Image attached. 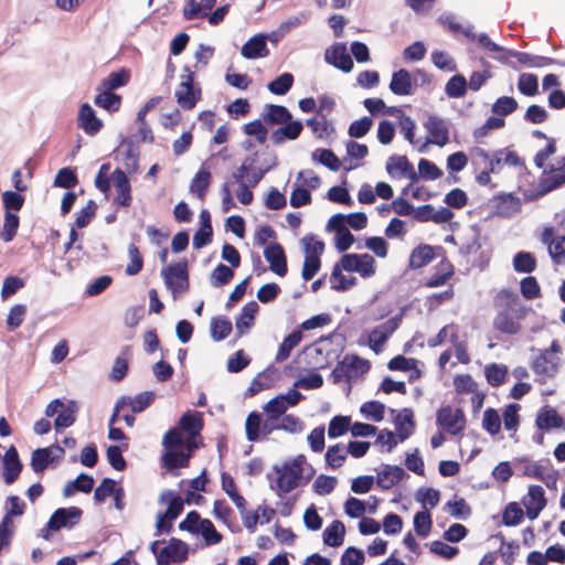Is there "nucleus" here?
Listing matches in <instances>:
<instances>
[{
    "label": "nucleus",
    "instance_id": "39",
    "mask_svg": "<svg viewBox=\"0 0 565 565\" xmlns=\"http://www.w3.org/2000/svg\"><path fill=\"white\" fill-rule=\"evenodd\" d=\"M468 87L463 75L457 74L449 78L445 86V93L449 98H460L466 95Z\"/></svg>",
    "mask_w": 565,
    "mask_h": 565
},
{
    "label": "nucleus",
    "instance_id": "58",
    "mask_svg": "<svg viewBox=\"0 0 565 565\" xmlns=\"http://www.w3.org/2000/svg\"><path fill=\"white\" fill-rule=\"evenodd\" d=\"M415 498L418 502L423 503L424 507L434 509L439 502L440 494L438 490L422 487L417 490Z\"/></svg>",
    "mask_w": 565,
    "mask_h": 565
},
{
    "label": "nucleus",
    "instance_id": "59",
    "mask_svg": "<svg viewBox=\"0 0 565 565\" xmlns=\"http://www.w3.org/2000/svg\"><path fill=\"white\" fill-rule=\"evenodd\" d=\"M537 77L533 74L523 73L519 77L518 88L525 96H534L537 93Z\"/></svg>",
    "mask_w": 565,
    "mask_h": 565
},
{
    "label": "nucleus",
    "instance_id": "3",
    "mask_svg": "<svg viewBox=\"0 0 565 565\" xmlns=\"http://www.w3.org/2000/svg\"><path fill=\"white\" fill-rule=\"evenodd\" d=\"M294 460L292 462H286L282 467L276 466V479L270 480V489L276 492L278 497L289 493L299 486L302 478V468L300 459Z\"/></svg>",
    "mask_w": 565,
    "mask_h": 565
},
{
    "label": "nucleus",
    "instance_id": "13",
    "mask_svg": "<svg viewBox=\"0 0 565 565\" xmlns=\"http://www.w3.org/2000/svg\"><path fill=\"white\" fill-rule=\"evenodd\" d=\"M424 126L428 132L426 143L444 147L448 142L449 131L445 119L430 115Z\"/></svg>",
    "mask_w": 565,
    "mask_h": 565
},
{
    "label": "nucleus",
    "instance_id": "53",
    "mask_svg": "<svg viewBox=\"0 0 565 565\" xmlns=\"http://www.w3.org/2000/svg\"><path fill=\"white\" fill-rule=\"evenodd\" d=\"M20 218L15 213L6 212L4 214V223H3V232L2 238L6 243L11 242L19 228Z\"/></svg>",
    "mask_w": 565,
    "mask_h": 565
},
{
    "label": "nucleus",
    "instance_id": "56",
    "mask_svg": "<svg viewBox=\"0 0 565 565\" xmlns=\"http://www.w3.org/2000/svg\"><path fill=\"white\" fill-rule=\"evenodd\" d=\"M68 522H71V508H60L55 510L47 521L49 529H52V531L61 530L66 526Z\"/></svg>",
    "mask_w": 565,
    "mask_h": 565
},
{
    "label": "nucleus",
    "instance_id": "29",
    "mask_svg": "<svg viewBox=\"0 0 565 565\" xmlns=\"http://www.w3.org/2000/svg\"><path fill=\"white\" fill-rule=\"evenodd\" d=\"M129 77L130 73L125 68H121L117 72H111L107 77L102 79L100 84L98 85V89L113 93L115 89L125 86L129 82Z\"/></svg>",
    "mask_w": 565,
    "mask_h": 565
},
{
    "label": "nucleus",
    "instance_id": "45",
    "mask_svg": "<svg viewBox=\"0 0 565 565\" xmlns=\"http://www.w3.org/2000/svg\"><path fill=\"white\" fill-rule=\"evenodd\" d=\"M351 428V417L338 415L334 416L328 427V436L330 438H338L344 435Z\"/></svg>",
    "mask_w": 565,
    "mask_h": 565
},
{
    "label": "nucleus",
    "instance_id": "19",
    "mask_svg": "<svg viewBox=\"0 0 565 565\" xmlns=\"http://www.w3.org/2000/svg\"><path fill=\"white\" fill-rule=\"evenodd\" d=\"M413 88V76L407 70L401 68L393 73L390 83V89L393 94L398 96L412 95Z\"/></svg>",
    "mask_w": 565,
    "mask_h": 565
},
{
    "label": "nucleus",
    "instance_id": "30",
    "mask_svg": "<svg viewBox=\"0 0 565 565\" xmlns=\"http://www.w3.org/2000/svg\"><path fill=\"white\" fill-rule=\"evenodd\" d=\"M306 125L320 139L327 138L334 132L333 124L327 119L326 115H318L306 120Z\"/></svg>",
    "mask_w": 565,
    "mask_h": 565
},
{
    "label": "nucleus",
    "instance_id": "62",
    "mask_svg": "<svg viewBox=\"0 0 565 565\" xmlns=\"http://www.w3.org/2000/svg\"><path fill=\"white\" fill-rule=\"evenodd\" d=\"M128 256L130 258V263L126 267V274L128 276L137 275L143 266V259L138 247L134 244H130L128 247Z\"/></svg>",
    "mask_w": 565,
    "mask_h": 565
},
{
    "label": "nucleus",
    "instance_id": "14",
    "mask_svg": "<svg viewBox=\"0 0 565 565\" xmlns=\"http://www.w3.org/2000/svg\"><path fill=\"white\" fill-rule=\"evenodd\" d=\"M324 60L327 63L345 73H349L353 68V61L343 43H337L328 49L324 53Z\"/></svg>",
    "mask_w": 565,
    "mask_h": 565
},
{
    "label": "nucleus",
    "instance_id": "54",
    "mask_svg": "<svg viewBox=\"0 0 565 565\" xmlns=\"http://www.w3.org/2000/svg\"><path fill=\"white\" fill-rule=\"evenodd\" d=\"M518 108V102L513 97H499L492 105V113L498 116H508Z\"/></svg>",
    "mask_w": 565,
    "mask_h": 565
},
{
    "label": "nucleus",
    "instance_id": "64",
    "mask_svg": "<svg viewBox=\"0 0 565 565\" xmlns=\"http://www.w3.org/2000/svg\"><path fill=\"white\" fill-rule=\"evenodd\" d=\"M524 512L515 502H511L507 505L502 521L507 526L518 525L523 519Z\"/></svg>",
    "mask_w": 565,
    "mask_h": 565
},
{
    "label": "nucleus",
    "instance_id": "15",
    "mask_svg": "<svg viewBox=\"0 0 565 565\" xmlns=\"http://www.w3.org/2000/svg\"><path fill=\"white\" fill-rule=\"evenodd\" d=\"M111 181L117 192L114 202L120 206H130L132 201L131 185L126 173L120 169H116L111 174Z\"/></svg>",
    "mask_w": 565,
    "mask_h": 565
},
{
    "label": "nucleus",
    "instance_id": "52",
    "mask_svg": "<svg viewBox=\"0 0 565 565\" xmlns=\"http://www.w3.org/2000/svg\"><path fill=\"white\" fill-rule=\"evenodd\" d=\"M433 525L431 515L428 511H419L414 516V530L422 537L428 536Z\"/></svg>",
    "mask_w": 565,
    "mask_h": 565
},
{
    "label": "nucleus",
    "instance_id": "44",
    "mask_svg": "<svg viewBox=\"0 0 565 565\" xmlns=\"http://www.w3.org/2000/svg\"><path fill=\"white\" fill-rule=\"evenodd\" d=\"M513 267L518 273L530 274L534 271L536 262L534 256L529 252H519L513 257Z\"/></svg>",
    "mask_w": 565,
    "mask_h": 565
},
{
    "label": "nucleus",
    "instance_id": "5",
    "mask_svg": "<svg viewBox=\"0 0 565 565\" xmlns=\"http://www.w3.org/2000/svg\"><path fill=\"white\" fill-rule=\"evenodd\" d=\"M186 73L182 75V82L175 90L177 103L182 109L190 110L195 107L198 100L201 98V89L194 88V76L188 66L183 68Z\"/></svg>",
    "mask_w": 565,
    "mask_h": 565
},
{
    "label": "nucleus",
    "instance_id": "34",
    "mask_svg": "<svg viewBox=\"0 0 565 565\" xmlns=\"http://www.w3.org/2000/svg\"><path fill=\"white\" fill-rule=\"evenodd\" d=\"M503 164L518 166L520 164V158L513 151L498 150L490 160V171L498 173Z\"/></svg>",
    "mask_w": 565,
    "mask_h": 565
},
{
    "label": "nucleus",
    "instance_id": "51",
    "mask_svg": "<svg viewBox=\"0 0 565 565\" xmlns=\"http://www.w3.org/2000/svg\"><path fill=\"white\" fill-rule=\"evenodd\" d=\"M384 404L377 401L365 402L360 408V412L364 417L374 422H381L384 418Z\"/></svg>",
    "mask_w": 565,
    "mask_h": 565
},
{
    "label": "nucleus",
    "instance_id": "37",
    "mask_svg": "<svg viewBox=\"0 0 565 565\" xmlns=\"http://www.w3.org/2000/svg\"><path fill=\"white\" fill-rule=\"evenodd\" d=\"M211 183V172L205 169L199 170L190 184V191L199 199H203Z\"/></svg>",
    "mask_w": 565,
    "mask_h": 565
},
{
    "label": "nucleus",
    "instance_id": "55",
    "mask_svg": "<svg viewBox=\"0 0 565 565\" xmlns=\"http://www.w3.org/2000/svg\"><path fill=\"white\" fill-rule=\"evenodd\" d=\"M199 533L202 534L207 545H215L222 541V535L215 530L214 524L209 519L202 520Z\"/></svg>",
    "mask_w": 565,
    "mask_h": 565
},
{
    "label": "nucleus",
    "instance_id": "23",
    "mask_svg": "<svg viewBox=\"0 0 565 565\" xmlns=\"http://www.w3.org/2000/svg\"><path fill=\"white\" fill-rule=\"evenodd\" d=\"M160 503H167L168 509L164 512V516H168V521L175 520L183 511L184 502L182 498L175 494L171 490H166L160 494Z\"/></svg>",
    "mask_w": 565,
    "mask_h": 565
},
{
    "label": "nucleus",
    "instance_id": "7",
    "mask_svg": "<svg viewBox=\"0 0 565 565\" xmlns=\"http://www.w3.org/2000/svg\"><path fill=\"white\" fill-rule=\"evenodd\" d=\"M436 423L450 435H458L466 426V417L461 409L445 406L437 412Z\"/></svg>",
    "mask_w": 565,
    "mask_h": 565
},
{
    "label": "nucleus",
    "instance_id": "48",
    "mask_svg": "<svg viewBox=\"0 0 565 565\" xmlns=\"http://www.w3.org/2000/svg\"><path fill=\"white\" fill-rule=\"evenodd\" d=\"M342 269L343 268L341 267V263L337 264L333 267V270L331 274V279H333L335 281V284L332 286V288L338 291L348 290L351 287H353L356 282L355 277H347L345 275L342 274Z\"/></svg>",
    "mask_w": 565,
    "mask_h": 565
},
{
    "label": "nucleus",
    "instance_id": "10",
    "mask_svg": "<svg viewBox=\"0 0 565 565\" xmlns=\"http://www.w3.org/2000/svg\"><path fill=\"white\" fill-rule=\"evenodd\" d=\"M401 321L402 315H397L375 327L369 334V347L375 353H380L385 342L399 327Z\"/></svg>",
    "mask_w": 565,
    "mask_h": 565
},
{
    "label": "nucleus",
    "instance_id": "63",
    "mask_svg": "<svg viewBox=\"0 0 565 565\" xmlns=\"http://www.w3.org/2000/svg\"><path fill=\"white\" fill-rule=\"evenodd\" d=\"M263 409L267 416L271 418H280V416H282L288 409V406L284 402L282 395H277L276 397L268 401L264 405Z\"/></svg>",
    "mask_w": 565,
    "mask_h": 565
},
{
    "label": "nucleus",
    "instance_id": "46",
    "mask_svg": "<svg viewBox=\"0 0 565 565\" xmlns=\"http://www.w3.org/2000/svg\"><path fill=\"white\" fill-rule=\"evenodd\" d=\"M232 322L226 318H214L211 322V337L215 341H222L232 332Z\"/></svg>",
    "mask_w": 565,
    "mask_h": 565
},
{
    "label": "nucleus",
    "instance_id": "49",
    "mask_svg": "<svg viewBox=\"0 0 565 565\" xmlns=\"http://www.w3.org/2000/svg\"><path fill=\"white\" fill-rule=\"evenodd\" d=\"M347 449L341 444H337L328 448L326 452V461L331 468L335 469L343 465L347 459Z\"/></svg>",
    "mask_w": 565,
    "mask_h": 565
},
{
    "label": "nucleus",
    "instance_id": "42",
    "mask_svg": "<svg viewBox=\"0 0 565 565\" xmlns=\"http://www.w3.org/2000/svg\"><path fill=\"white\" fill-rule=\"evenodd\" d=\"M55 457L51 456L50 448H38L32 452L31 457V467L32 470L36 473L44 471L49 463L52 462Z\"/></svg>",
    "mask_w": 565,
    "mask_h": 565
},
{
    "label": "nucleus",
    "instance_id": "36",
    "mask_svg": "<svg viewBox=\"0 0 565 565\" xmlns=\"http://www.w3.org/2000/svg\"><path fill=\"white\" fill-rule=\"evenodd\" d=\"M434 258V248L429 245H419L416 247L409 257V266L412 268H422L431 262Z\"/></svg>",
    "mask_w": 565,
    "mask_h": 565
},
{
    "label": "nucleus",
    "instance_id": "43",
    "mask_svg": "<svg viewBox=\"0 0 565 565\" xmlns=\"http://www.w3.org/2000/svg\"><path fill=\"white\" fill-rule=\"evenodd\" d=\"M411 164L405 156H391L386 162V171L393 178H402Z\"/></svg>",
    "mask_w": 565,
    "mask_h": 565
},
{
    "label": "nucleus",
    "instance_id": "50",
    "mask_svg": "<svg viewBox=\"0 0 565 565\" xmlns=\"http://www.w3.org/2000/svg\"><path fill=\"white\" fill-rule=\"evenodd\" d=\"M312 159L318 160L332 171H338L341 166L339 158L329 149H317L312 153Z\"/></svg>",
    "mask_w": 565,
    "mask_h": 565
},
{
    "label": "nucleus",
    "instance_id": "12",
    "mask_svg": "<svg viewBox=\"0 0 565 565\" xmlns=\"http://www.w3.org/2000/svg\"><path fill=\"white\" fill-rule=\"evenodd\" d=\"M188 546L178 539H171L169 544L164 546L157 555V565H169L170 563H180L186 558Z\"/></svg>",
    "mask_w": 565,
    "mask_h": 565
},
{
    "label": "nucleus",
    "instance_id": "4",
    "mask_svg": "<svg viewBox=\"0 0 565 565\" xmlns=\"http://www.w3.org/2000/svg\"><path fill=\"white\" fill-rule=\"evenodd\" d=\"M164 284L171 290L173 298L189 289V274L186 260L170 265L162 270Z\"/></svg>",
    "mask_w": 565,
    "mask_h": 565
},
{
    "label": "nucleus",
    "instance_id": "33",
    "mask_svg": "<svg viewBox=\"0 0 565 565\" xmlns=\"http://www.w3.org/2000/svg\"><path fill=\"white\" fill-rule=\"evenodd\" d=\"M130 356H131V348L128 345L122 348L120 354L116 358V360L113 364V367H111L109 377L113 381L119 382L126 376L127 371H128V360Z\"/></svg>",
    "mask_w": 565,
    "mask_h": 565
},
{
    "label": "nucleus",
    "instance_id": "8",
    "mask_svg": "<svg viewBox=\"0 0 565 565\" xmlns=\"http://www.w3.org/2000/svg\"><path fill=\"white\" fill-rule=\"evenodd\" d=\"M341 267L364 278L375 274V260L370 254H345L341 257Z\"/></svg>",
    "mask_w": 565,
    "mask_h": 565
},
{
    "label": "nucleus",
    "instance_id": "17",
    "mask_svg": "<svg viewBox=\"0 0 565 565\" xmlns=\"http://www.w3.org/2000/svg\"><path fill=\"white\" fill-rule=\"evenodd\" d=\"M23 465L18 450L11 446L3 457V479L7 484H12L20 476Z\"/></svg>",
    "mask_w": 565,
    "mask_h": 565
},
{
    "label": "nucleus",
    "instance_id": "26",
    "mask_svg": "<svg viewBox=\"0 0 565 565\" xmlns=\"http://www.w3.org/2000/svg\"><path fill=\"white\" fill-rule=\"evenodd\" d=\"M344 367L349 374V381L358 379L369 372L370 363L367 360L361 359L358 355H345L342 360Z\"/></svg>",
    "mask_w": 565,
    "mask_h": 565
},
{
    "label": "nucleus",
    "instance_id": "27",
    "mask_svg": "<svg viewBox=\"0 0 565 565\" xmlns=\"http://www.w3.org/2000/svg\"><path fill=\"white\" fill-rule=\"evenodd\" d=\"M345 535V526L339 521L334 520L329 526L323 531V542L324 544L338 547L343 544Z\"/></svg>",
    "mask_w": 565,
    "mask_h": 565
},
{
    "label": "nucleus",
    "instance_id": "25",
    "mask_svg": "<svg viewBox=\"0 0 565 565\" xmlns=\"http://www.w3.org/2000/svg\"><path fill=\"white\" fill-rule=\"evenodd\" d=\"M536 426L542 430L559 428L563 426V419L554 408L544 407L536 416Z\"/></svg>",
    "mask_w": 565,
    "mask_h": 565
},
{
    "label": "nucleus",
    "instance_id": "6",
    "mask_svg": "<svg viewBox=\"0 0 565 565\" xmlns=\"http://www.w3.org/2000/svg\"><path fill=\"white\" fill-rule=\"evenodd\" d=\"M478 43L487 51L498 53L499 55L495 58L502 63H507L509 57H514L519 63L531 67L533 55L526 52H519L513 50H507L501 45L494 43L490 40L487 33H480L478 38Z\"/></svg>",
    "mask_w": 565,
    "mask_h": 565
},
{
    "label": "nucleus",
    "instance_id": "31",
    "mask_svg": "<svg viewBox=\"0 0 565 565\" xmlns=\"http://www.w3.org/2000/svg\"><path fill=\"white\" fill-rule=\"evenodd\" d=\"M301 340L302 332L300 330H294L284 339L282 343L279 345L275 361L277 363L286 361L289 358L290 352L301 342Z\"/></svg>",
    "mask_w": 565,
    "mask_h": 565
},
{
    "label": "nucleus",
    "instance_id": "38",
    "mask_svg": "<svg viewBox=\"0 0 565 565\" xmlns=\"http://www.w3.org/2000/svg\"><path fill=\"white\" fill-rule=\"evenodd\" d=\"M180 427L189 434L190 437H196L203 428V422L199 414L188 412L180 418Z\"/></svg>",
    "mask_w": 565,
    "mask_h": 565
},
{
    "label": "nucleus",
    "instance_id": "32",
    "mask_svg": "<svg viewBox=\"0 0 565 565\" xmlns=\"http://www.w3.org/2000/svg\"><path fill=\"white\" fill-rule=\"evenodd\" d=\"M190 458V452H185L183 448L166 450L162 456L164 466L170 470L186 467Z\"/></svg>",
    "mask_w": 565,
    "mask_h": 565
},
{
    "label": "nucleus",
    "instance_id": "61",
    "mask_svg": "<svg viewBox=\"0 0 565 565\" xmlns=\"http://www.w3.org/2000/svg\"><path fill=\"white\" fill-rule=\"evenodd\" d=\"M431 62L437 68L443 71L455 72L457 70L456 62L445 51H434L431 53Z\"/></svg>",
    "mask_w": 565,
    "mask_h": 565
},
{
    "label": "nucleus",
    "instance_id": "28",
    "mask_svg": "<svg viewBox=\"0 0 565 565\" xmlns=\"http://www.w3.org/2000/svg\"><path fill=\"white\" fill-rule=\"evenodd\" d=\"M94 98V104L108 113H116L121 106V96L104 89H98Z\"/></svg>",
    "mask_w": 565,
    "mask_h": 565
},
{
    "label": "nucleus",
    "instance_id": "35",
    "mask_svg": "<svg viewBox=\"0 0 565 565\" xmlns=\"http://www.w3.org/2000/svg\"><path fill=\"white\" fill-rule=\"evenodd\" d=\"M291 118V113L281 105H268L267 113L264 115L265 122L269 125H282Z\"/></svg>",
    "mask_w": 565,
    "mask_h": 565
},
{
    "label": "nucleus",
    "instance_id": "22",
    "mask_svg": "<svg viewBox=\"0 0 565 565\" xmlns=\"http://www.w3.org/2000/svg\"><path fill=\"white\" fill-rule=\"evenodd\" d=\"M53 185L67 189L63 195L61 204L62 214L65 215L71 211V167H64L58 171Z\"/></svg>",
    "mask_w": 565,
    "mask_h": 565
},
{
    "label": "nucleus",
    "instance_id": "24",
    "mask_svg": "<svg viewBox=\"0 0 565 565\" xmlns=\"http://www.w3.org/2000/svg\"><path fill=\"white\" fill-rule=\"evenodd\" d=\"M258 309L259 306L256 301H249L242 308L241 315L235 322V328L239 335L252 328Z\"/></svg>",
    "mask_w": 565,
    "mask_h": 565
},
{
    "label": "nucleus",
    "instance_id": "40",
    "mask_svg": "<svg viewBox=\"0 0 565 565\" xmlns=\"http://www.w3.org/2000/svg\"><path fill=\"white\" fill-rule=\"evenodd\" d=\"M484 374L488 383L493 387H498L505 382L508 367L505 365L491 363L486 366Z\"/></svg>",
    "mask_w": 565,
    "mask_h": 565
},
{
    "label": "nucleus",
    "instance_id": "16",
    "mask_svg": "<svg viewBox=\"0 0 565 565\" xmlns=\"http://www.w3.org/2000/svg\"><path fill=\"white\" fill-rule=\"evenodd\" d=\"M264 257L269 263V268L276 275L284 277L287 274V259L282 246L271 243L266 246Z\"/></svg>",
    "mask_w": 565,
    "mask_h": 565
},
{
    "label": "nucleus",
    "instance_id": "21",
    "mask_svg": "<svg viewBox=\"0 0 565 565\" xmlns=\"http://www.w3.org/2000/svg\"><path fill=\"white\" fill-rule=\"evenodd\" d=\"M405 476L403 468L398 466L384 465L383 469L377 471V486L384 490H388L398 483Z\"/></svg>",
    "mask_w": 565,
    "mask_h": 565
},
{
    "label": "nucleus",
    "instance_id": "2",
    "mask_svg": "<svg viewBox=\"0 0 565 565\" xmlns=\"http://www.w3.org/2000/svg\"><path fill=\"white\" fill-rule=\"evenodd\" d=\"M562 348L557 340H553L548 349L539 350V355L531 363V369L536 375V382L546 383L548 379H553L561 366L559 353Z\"/></svg>",
    "mask_w": 565,
    "mask_h": 565
},
{
    "label": "nucleus",
    "instance_id": "18",
    "mask_svg": "<svg viewBox=\"0 0 565 565\" xmlns=\"http://www.w3.org/2000/svg\"><path fill=\"white\" fill-rule=\"evenodd\" d=\"M266 41L267 36L265 34L254 35L242 46L241 54L247 60L268 56L269 50Z\"/></svg>",
    "mask_w": 565,
    "mask_h": 565
},
{
    "label": "nucleus",
    "instance_id": "60",
    "mask_svg": "<svg viewBox=\"0 0 565 565\" xmlns=\"http://www.w3.org/2000/svg\"><path fill=\"white\" fill-rule=\"evenodd\" d=\"M482 427L490 434L497 435L501 429V418L495 409L488 408L483 413Z\"/></svg>",
    "mask_w": 565,
    "mask_h": 565
},
{
    "label": "nucleus",
    "instance_id": "41",
    "mask_svg": "<svg viewBox=\"0 0 565 565\" xmlns=\"http://www.w3.org/2000/svg\"><path fill=\"white\" fill-rule=\"evenodd\" d=\"M263 419L257 412L248 414L245 423L246 438L248 441H257L262 437Z\"/></svg>",
    "mask_w": 565,
    "mask_h": 565
},
{
    "label": "nucleus",
    "instance_id": "57",
    "mask_svg": "<svg viewBox=\"0 0 565 565\" xmlns=\"http://www.w3.org/2000/svg\"><path fill=\"white\" fill-rule=\"evenodd\" d=\"M234 271L224 264H218L211 274V284L214 287H221L231 281Z\"/></svg>",
    "mask_w": 565,
    "mask_h": 565
},
{
    "label": "nucleus",
    "instance_id": "1",
    "mask_svg": "<svg viewBox=\"0 0 565 565\" xmlns=\"http://www.w3.org/2000/svg\"><path fill=\"white\" fill-rule=\"evenodd\" d=\"M495 316L493 328L505 334H516L521 331V319L526 316V308L519 295L510 289L500 290L493 300Z\"/></svg>",
    "mask_w": 565,
    "mask_h": 565
},
{
    "label": "nucleus",
    "instance_id": "11",
    "mask_svg": "<svg viewBox=\"0 0 565 565\" xmlns=\"http://www.w3.org/2000/svg\"><path fill=\"white\" fill-rule=\"evenodd\" d=\"M77 126L83 129L86 135L93 137L102 130L104 122L96 116V111L93 107L85 103L82 104L78 109Z\"/></svg>",
    "mask_w": 565,
    "mask_h": 565
},
{
    "label": "nucleus",
    "instance_id": "47",
    "mask_svg": "<svg viewBox=\"0 0 565 565\" xmlns=\"http://www.w3.org/2000/svg\"><path fill=\"white\" fill-rule=\"evenodd\" d=\"M292 84L294 75L291 73H282L268 84V89L273 94L285 95L289 92Z\"/></svg>",
    "mask_w": 565,
    "mask_h": 565
},
{
    "label": "nucleus",
    "instance_id": "9",
    "mask_svg": "<svg viewBox=\"0 0 565 565\" xmlns=\"http://www.w3.org/2000/svg\"><path fill=\"white\" fill-rule=\"evenodd\" d=\"M541 242L547 246L552 262L558 266H565V235H556L552 226L544 227Z\"/></svg>",
    "mask_w": 565,
    "mask_h": 565
},
{
    "label": "nucleus",
    "instance_id": "20",
    "mask_svg": "<svg viewBox=\"0 0 565 565\" xmlns=\"http://www.w3.org/2000/svg\"><path fill=\"white\" fill-rule=\"evenodd\" d=\"M284 125V127L274 130L270 135L275 145H281L286 140L297 139L303 129L302 122L300 120H292V118Z\"/></svg>",
    "mask_w": 565,
    "mask_h": 565
}]
</instances>
